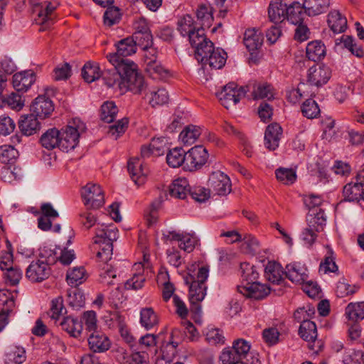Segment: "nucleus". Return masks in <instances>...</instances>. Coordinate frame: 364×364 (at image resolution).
<instances>
[{"mask_svg":"<svg viewBox=\"0 0 364 364\" xmlns=\"http://www.w3.org/2000/svg\"><path fill=\"white\" fill-rule=\"evenodd\" d=\"M100 117L107 123L112 122L118 112V108L114 102L107 101L102 104L100 109Z\"/></svg>","mask_w":364,"mask_h":364,"instance_id":"864d4df0","label":"nucleus"},{"mask_svg":"<svg viewBox=\"0 0 364 364\" xmlns=\"http://www.w3.org/2000/svg\"><path fill=\"white\" fill-rule=\"evenodd\" d=\"M18 156V151L13 146L3 145L0 146V161L3 164H12Z\"/></svg>","mask_w":364,"mask_h":364,"instance_id":"5fc2aeb1","label":"nucleus"},{"mask_svg":"<svg viewBox=\"0 0 364 364\" xmlns=\"http://www.w3.org/2000/svg\"><path fill=\"white\" fill-rule=\"evenodd\" d=\"M250 344L243 338H238L232 343L231 348L223 350L220 360L223 364L234 363L236 360H243L249 355Z\"/></svg>","mask_w":364,"mask_h":364,"instance_id":"423d86ee","label":"nucleus"},{"mask_svg":"<svg viewBox=\"0 0 364 364\" xmlns=\"http://www.w3.org/2000/svg\"><path fill=\"white\" fill-rule=\"evenodd\" d=\"M197 21L202 28H209L213 21L212 8L205 4L199 6L196 11Z\"/></svg>","mask_w":364,"mask_h":364,"instance_id":"de8ad7c7","label":"nucleus"},{"mask_svg":"<svg viewBox=\"0 0 364 364\" xmlns=\"http://www.w3.org/2000/svg\"><path fill=\"white\" fill-rule=\"evenodd\" d=\"M86 279V272L83 267H73L72 269L68 270L66 274L68 284L74 287H77L83 283Z\"/></svg>","mask_w":364,"mask_h":364,"instance_id":"37998d69","label":"nucleus"},{"mask_svg":"<svg viewBox=\"0 0 364 364\" xmlns=\"http://www.w3.org/2000/svg\"><path fill=\"white\" fill-rule=\"evenodd\" d=\"M181 342V331L178 328L172 330L167 341H164L161 347V358L157 359L156 364L169 363L177 354V347Z\"/></svg>","mask_w":364,"mask_h":364,"instance_id":"1a4fd4ad","label":"nucleus"},{"mask_svg":"<svg viewBox=\"0 0 364 364\" xmlns=\"http://www.w3.org/2000/svg\"><path fill=\"white\" fill-rule=\"evenodd\" d=\"M26 351L19 346H10L4 358L5 364H21L26 360Z\"/></svg>","mask_w":364,"mask_h":364,"instance_id":"c9c22d12","label":"nucleus"},{"mask_svg":"<svg viewBox=\"0 0 364 364\" xmlns=\"http://www.w3.org/2000/svg\"><path fill=\"white\" fill-rule=\"evenodd\" d=\"M201 134L200 127L190 124L181 132L179 137L184 145L193 144Z\"/></svg>","mask_w":364,"mask_h":364,"instance_id":"49530a36","label":"nucleus"},{"mask_svg":"<svg viewBox=\"0 0 364 364\" xmlns=\"http://www.w3.org/2000/svg\"><path fill=\"white\" fill-rule=\"evenodd\" d=\"M68 303L74 309H79L85 305V295L76 287L70 289L68 291Z\"/></svg>","mask_w":364,"mask_h":364,"instance_id":"603ef678","label":"nucleus"},{"mask_svg":"<svg viewBox=\"0 0 364 364\" xmlns=\"http://www.w3.org/2000/svg\"><path fill=\"white\" fill-rule=\"evenodd\" d=\"M117 51L107 55V58L112 65H117L118 68L122 64L134 63L133 61L127 59L136 51V46L131 37L122 39L116 43Z\"/></svg>","mask_w":364,"mask_h":364,"instance_id":"39448f33","label":"nucleus"},{"mask_svg":"<svg viewBox=\"0 0 364 364\" xmlns=\"http://www.w3.org/2000/svg\"><path fill=\"white\" fill-rule=\"evenodd\" d=\"M188 286V298L191 304V311L198 313L200 311V303L206 295L207 286H200L198 284H193Z\"/></svg>","mask_w":364,"mask_h":364,"instance_id":"b1692460","label":"nucleus"},{"mask_svg":"<svg viewBox=\"0 0 364 364\" xmlns=\"http://www.w3.org/2000/svg\"><path fill=\"white\" fill-rule=\"evenodd\" d=\"M264 272L267 279L272 284H280L284 281L282 267L274 261L268 262Z\"/></svg>","mask_w":364,"mask_h":364,"instance_id":"7c9ffc66","label":"nucleus"},{"mask_svg":"<svg viewBox=\"0 0 364 364\" xmlns=\"http://www.w3.org/2000/svg\"><path fill=\"white\" fill-rule=\"evenodd\" d=\"M61 329L67 332L70 336L78 338L83 330L82 322L72 316H64L59 322Z\"/></svg>","mask_w":364,"mask_h":364,"instance_id":"393cba45","label":"nucleus"},{"mask_svg":"<svg viewBox=\"0 0 364 364\" xmlns=\"http://www.w3.org/2000/svg\"><path fill=\"white\" fill-rule=\"evenodd\" d=\"M343 364H364V353L362 350L349 349L343 357Z\"/></svg>","mask_w":364,"mask_h":364,"instance_id":"680f3d73","label":"nucleus"},{"mask_svg":"<svg viewBox=\"0 0 364 364\" xmlns=\"http://www.w3.org/2000/svg\"><path fill=\"white\" fill-rule=\"evenodd\" d=\"M331 0H305L304 8L306 15L316 16L327 11Z\"/></svg>","mask_w":364,"mask_h":364,"instance_id":"2f4dec72","label":"nucleus"},{"mask_svg":"<svg viewBox=\"0 0 364 364\" xmlns=\"http://www.w3.org/2000/svg\"><path fill=\"white\" fill-rule=\"evenodd\" d=\"M67 313L63 305V299L59 296L52 300L50 309V317L55 321L59 320L60 316Z\"/></svg>","mask_w":364,"mask_h":364,"instance_id":"052dcab7","label":"nucleus"},{"mask_svg":"<svg viewBox=\"0 0 364 364\" xmlns=\"http://www.w3.org/2000/svg\"><path fill=\"white\" fill-rule=\"evenodd\" d=\"M144 94H145L144 97L149 99V102L152 107L164 105L168 100V92L164 88L146 91Z\"/></svg>","mask_w":364,"mask_h":364,"instance_id":"79ce46f5","label":"nucleus"},{"mask_svg":"<svg viewBox=\"0 0 364 364\" xmlns=\"http://www.w3.org/2000/svg\"><path fill=\"white\" fill-rule=\"evenodd\" d=\"M100 76V68L97 63L89 61L84 65L82 69V77L85 82H92Z\"/></svg>","mask_w":364,"mask_h":364,"instance_id":"a18cd8bd","label":"nucleus"},{"mask_svg":"<svg viewBox=\"0 0 364 364\" xmlns=\"http://www.w3.org/2000/svg\"><path fill=\"white\" fill-rule=\"evenodd\" d=\"M60 131L56 128H51L42 134L40 143L48 150H52L57 147L60 149Z\"/></svg>","mask_w":364,"mask_h":364,"instance_id":"c756f323","label":"nucleus"},{"mask_svg":"<svg viewBox=\"0 0 364 364\" xmlns=\"http://www.w3.org/2000/svg\"><path fill=\"white\" fill-rule=\"evenodd\" d=\"M263 36L258 30L247 29L244 34V44L249 51H255L259 49L263 43Z\"/></svg>","mask_w":364,"mask_h":364,"instance_id":"c85d7f7f","label":"nucleus"},{"mask_svg":"<svg viewBox=\"0 0 364 364\" xmlns=\"http://www.w3.org/2000/svg\"><path fill=\"white\" fill-rule=\"evenodd\" d=\"M81 196L87 208L98 209L105 203L104 193L99 185L87 183L82 188Z\"/></svg>","mask_w":364,"mask_h":364,"instance_id":"6e6552de","label":"nucleus"},{"mask_svg":"<svg viewBox=\"0 0 364 364\" xmlns=\"http://www.w3.org/2000/svg\"><path fill=\"white\" fill-rule=\"evenodd\" d=\"M324 211H312L306 215L307 227L302 232V240L309 245H312L317 237V232L321 231L326 225Z\"/></svg>","mask_w":364,"mask_h":364,"instance_id":"20e7f679","label":"nucleus"},{"mask_svg":"<svg viewBox=\"0 0 364 364\" xmlns=\"http://www.w3.org/2000/svg\"><path fill=\"white\" fill-rule=\"evenodd\" d=\"M140 316V323L147 330L153 328L159 322L156 314L151 307L142 309Z\"/></svg>","mask_w":364,"mask_h":364,"instance_id":"3c124183","label":"nucleus"},{"mask_svg":"<svg viewBox=\"0 0 364 364\" xmlns=\"http://www.w3.org/2000/svg\"><path fill=\"white\" fill-rule=\"evenodd\" d=\"M87 341L90 349L94 353L105 352L111 346L108 336L101 331L90 332Z\"/></svg>","mask_w":364,"mask_h":364,"instance_id":"f3484780","label":"nucleus"},{"mask_svg":"<svg viewBox=\"0 0 364 364\" xmlns=\"http://www.w3.org/2000/svg\"><path fill=\"white\" fill-rule=\"evenodd\" d=\"M18 127L23 135L28 136L38 133L41 128V124L38 117L34 114H30L21 117Z\"/></svg>","mask_w":364,"mask_h":364,"instance_id":"412c9836","label":"nucleus"},{"mask_svg":"<svg viewBox=\"0 0 364 364\" xmlns=\"http://www.w3.org/2000/svg\"><path fill=\"white\" fill-rule=\"evenodd\" d=\"M363 186L356 182L348 183L343 190L344 200L346 201H357L358 202L363 197Z\"/></svg>","mask_w":364,"mask_h":364,"instance_id":"58836bf2","label":"nucleus"},{"mask_svg":"<svg viewBox=\"0 0 364 364\" xmlns=\"http://www.w3.org/2000/svg\"><path fill=\"white\" fill-rule=\"evenodd\" d=\"M214 48L213 43L209 39L207 40L195 48L196 58L198 62L203 64L210 53L213 51Z\"/></svg>","mask_w":364,"mask_h":364,"instance_id":"4d7b16f0","label":"nucleus"},{"mask_svg":"<svg viewBox=\"0 0 364 364\" xmlns=\"http://www.w3.org/2000/svg\"><path fill=\"white\" fill-rule=\"evenodd\" d=\"M327 22L328 26L335 33H343L347 28V19L338 11L329 13Z\"/></svg>","mask_w":364,"mask_h":364,"instance_id":"473e14b6","label":"nucleus"},{"mask_svg":"<svg viewBox=\"0 0 364 364\" xmlns=\"http://www.w3.org/2000/svg\"><path fill=\"white\" fill-rule=\"evenodd\" d=\"M248 91L247 86L238 88L235 82H230L225 85L221 91L217 93V97L221 104L228 109L230 107L234 106L239 102Z\"/></svg>","mask_w":364,"mask_h":364,"instance_id":"0eeeda50","label":"nucleus"},{"mask_svg":"<svg viewBox=\"0 0 364 364\" xmlns=\"http://www.w3.org/2000/svg\"><path fill=\"white\" fill-rule=\"evenodd\" d=\"M210 192L218 196H226L231 191L230 178L220 171H213L208 181Z\"/></svg>","mask_w":364,"mask_h":364,"instance_id":"9d476101","label":"nucleus"},{"mask_svg":"<svg viewBox=\"0 0 364 364\" xmlns=\"http://www.w3.org/2000/svg\"><path fill=\"white\" fill-rule=\"evenodd\" d=\"M275 174L277 180L286 185L292 184L296 179V172L291 168H279Z\"/></svg>","mask_w":364,"mask_h":364,"instance_id":"0e129e2a","label":"nucleus"},{"mask_svg":"<svg viewBox=\"0 0 364 364\" xmlns=\"http://www.w3.org/2000/svg\"><path fill=\"white\" fill-rule=\"evenodd\" d=\"M127 169L132 181L136 185L140 186L145 182L147 170L143 166L140 159H130L128 161Z\"/></svg>","mask_w":364,"mask_h":364,"instance_id":"4be33fe9","label":"nucleus"},{"mask_svg":"<svg viewBox=\"0 0 364 364\" xmlns=\"http://www.w3.org/2000/svg\"><path fill=\"white\" fill-rule=\"evenodd\" d=\"M287 5L281 0H274L270 2L268 8V15L270 21L274 23H282L287 18Z\"/></svg>","mask_w":364,"mask_h":364,"instance_id":"a878e982","label":"nucleus"},{"mask_svg":"<svg viewBox=\"0 0 364 364\" xmlns=\"http://www.w3.org/2000/svg\"><path fill=\"white\" fill-rule=\"evenodd\" d=\"M242 244L241 246L242 250L251 255H255L259 252V243L258 240L251 235H246L242 239Z\"/></svg>","mask_w":364,"mask_h":364,"instance_id":"6e6d98bb","label":"nucleus"},{"mask_svg":"<svg viewBox=\"0 0 364 364\" xmlns=\"http://www.w3.org/2000/svg\"><path fill=\"white\" fill-rule=\"evenodd\" d=\"M36 74L33 71L25 70L13 75V87L18 92H26L36 81Z\"/></svg>","mask_w":364,"mask_h":364,"instance_id":"a211bd4d","label":"nucleus"},{"mask_svg":"<svg viewBox=\"0 0 364 364\" xmlns=\"http://www.w3.org/2000/svg\"><path fill=\"white\" fill-rule=\"evenodd\" d=\"M119 70L123 74L122 92L129 90L135 95H141L146 91L147 85L136 64L124 63L119 66Z\"/></svg>","mask_w":364,"mask_h":364,"instance_id":"f03ea898","label":"nucleus"},{"mask_svg":"<svg viewBox=\"0 0 364 364\" xmlns=\"http://www.w3.org/2000/svg\"><path fill=\"white\" fill-rule=\"evenodd\" d=\"M131 38L134 40L136 46H139L142 49L148 48L153 44V37L151 31L146 33L134 32Z\"/></svg>","mask_w":364,"mask_h":364,"instance_id":"bf43d9fd","label":"nucleus"},{"mask_svg":"<svg viewBox=\"0 0 364 364\" xmlns=\"http://www.w3.org/2000/svg\"><path fill=\"white\" fill-rule=\"evenodd\" d=\"M118 238V230L114 226L104 227L96 230L94 243L102 245L97 253V257L106 265L100 274V282L107 286L114 285L112 279H115L116 272L107 262L111 259L113 250V242Z\"/></svg>","mask_w":364,"mask_h":364,"instance_id":"f257e3e1","label":"nucleus"},{"mask_svg":"<svg viewBox=\"0 0 364 364\" xmlns=\"http://www.w3.org/2000/svg\"><path fill=\"white\" fill-rule=\"evenodd\" d=\"M208 153L203 146H195L187 151L186 168L193 171L201 168L207 162Z\"/></svg>","mask_w":364,"mask_h":364,"instance_id":"9b49d317","label":"nucleus"},{"mask_svg":"<svg viewBox=\"0 0 364 364\" xmlns=\"http://www.w3.org/2000/svg\"><path fill=\"white\" fill-rule=\"evenodd\" d=\"M30 1L38 12V18L36 19V21L43 26L40 30H44L46 28L52 25L54 19L53 14L56 6L53 5L50 2L45 1L44 3H39L36 0Z\"/></svg>","mask_w":364,"mask_h":364,"instance_id":"4468645a","label":"nucleus"},{"mask_svg":"<svg viewBox=\"0 0 364 364\" xmlns=\"http://www.w3.org/2000/svg\"><path fill=\"white\" fill-rule=\"evenodd\" d=\"M31 111L41 119L49 117L54 110L52 100L45 95L37 97L31 105Z\"/></svg>","mask_w":364,"mask_h":364,"instance_id":"dca6fc26","label":"nucleus"},{"mask_svg":"<svg viewBox=\"0 0 364 364\" xmlns=\"http://www.w3.org/2000/svg\"><path fill=\"white\" fill-rule=\"evenodd\" d=\"M299 334L304 341L314 342L317 338V328L316 323L309 320H304L301 323Z\"/></svg>","mask_w":364,"mask_h":364,"instance_id":"a19ab883","label":"nucleus"},{"mask_svg":"<svg viewBox=\"0 0 364 364\" xmlns=\"http://www.w3.org/2000/svg\"><path fill=\"white\" fill-rule=\"evenodd\" d=\"M286 277L292 282L301 284L307 281L306 267L300 262H293L286 266Z\"/></svg>","mask_w":364,"mask_h":364,"instance_id":"aec40b11","label":"nucleus"},{"mask_svg":"<svg viewBox=\"0 0 364 364\" xmlns=\"http://www.w3.org/2000/svg\"><path fill=\"white\" fill-rule=\"evenodd\" d=\"M128 123L129 120L127 118H122L118 120L114 124L109 127L108 135L115 140L117 139L127 130Z\"/></svg>","mask_w":364,"mask_h":364,"instance_id":"338daca9","label":"nucleus"},{"mask_svg":"<svg viewBox=\"0 0 364 364\" xmlns=\"http://www.w3.org/2000/svg\"><path fill=\"white\" fill-rule=\"evenodd\" d=\"M331 76V69L324 65H314L307 73V82L311 86L322 87L326 84Z\"/></svg>","mask_w":364,"mask_h":364,"instance_id":"f8f14e48","label":"nucleus"},{"mask_svg":"<svg viewBox=\"0 0 364 364\" xmlns=\"http://www.w3.org/2000/svg\"><path fill=\"white\" fill-rule=\"evenodd\" d=\"M274 95L273 87L271 85L264 83L259 84L253 91V97L255 100L267 99L268 100L273 99Z\"/></svg>","mask_w":364,"mask_h":364,"instance_id":"e2e57ef3","label":"nucleus"},{"mask_svg":"<svg viewBox=\"0 0 364 364\" xmlns=\"http://www.w3.org/2000/svg\"><path fill=\"white\" fill-rule=\"evenodd\" d=\"M208 273L209 269L208 267H200L197 272L192 271L184 276V282L187 285L198 284L200 286H207L205 282L208 277Z\"/></svg>","mask_w":364,"mask_h":364,"instance_id":"72a5a7b5","label":"nucleus"},{"mask_svg":"<svg viewBox=\"0 0 364 364\" xmlns=\"http://www.w3.org/2000/svg\"><path fill=\"white\" fill-rule=\"evenodd\" d=\"M186 156L187 152H186L182 148L176 147L172 149L169 150L167 154V164L173 168H178L183 164H185V166H186Z\"/></svg>","mask_w":364,"mask_h":364,"instance_id":"ea45409f","label":"nucleus"},{"mask_svg":"<svg viewBox=\"0 0 364 364\" xmlns=\"http://www.w3.org/2000/svg\"><path fill=\"white\" fill-rule=\"evenodd\" d=\"M50 268L41 259L31 262L26 271V278L33 283L41 282L48 279L50 274Z\"/></svg>","mask_w":364,"mask_h":364,"instance_id":"ddd939ff","label":"nucleus"},{"mask_svg":"<svg viewBox=\"0 0 364 364\" xmlns=\"http://www.w3.org/2000/svg\"><path fill=\"white\" fill-rule=\"evenodd\" d=\"M190 186L186 178H178L174 180L169 186V194L171 196L185 199L189 194Z\"/></svg>","mask_w":364,"mask_h":364,"instance_id":"bb28decb","label":"nucleus"},{"mask_svg":"<svg viewBox=\"0 0 364 364\" xmlns=\"http://www.w3.org/2000/svg\"><path fill=\"white\" fill-rule=\"evenodd\" d=\"M306 14L304 3L301 5L297 1H294L287 7V19L292 24L297 25L303 22L304 17Z\"/></svg>","mask_w":364,"mask_h":364,"instance_id":"f704fd0d","label":"nucleus"},{"mask_svg":"<svg viewBox=\"0 0 364 364\" xmlns=\"http://www.w3.org/2000/svg\"><path fill=\"white\" fill-rule=\"evenodd\" d=\"M136 267L139 269V272L138 273H134L132 278L128 279L125 284L124 287L126 289H132V290H138L141 289L144 287V282L146 281V277L143 273L141 272V270H143V265L139 264H136L134 265Z\"/></svg>","mask_w":364,"mask_h":364,"instance_id":"8fccbe9b","label":"nucleus"},{"mask_svg":"<svg viewBox=\"0 0 364 364\" xmlns=\"http://www.w3.org/2000/svg\"><path fill=\"white\" fill-rule=\"evenodd\" d=\"M113 68L106 69L101 72V77L104 84L109 88L117 89L122 92V71L117 65H112Z\"/></svg>","mask_w":364,"mask_h":364,"instance_id":"6ab92c4d","label":"nucleus"},{"mask_svg":"<svg viewBox=\"0 0 364 364\" xmlns=\"http://www.w3.org/2000/svg\"><path fill=\"white\" fill-rule=\"evenodd\" d=\"M104 23L107 26H112L119 22L121 13L119 8L109 6L107 9L103 16Z\"/></svg>","mask_w":364,"mask_h":364,"instance_id":"69168bd1","label":"nucleus"},{"mask_svg":"<svg viewBox=\"0 0 364 364\" xmlns=\"http://www.w3.org/2000/svg\"><path fill=\"white\" fill-rule=\"evenodd\" d=\"M0 305V332L9 322V316L14 314L15 301L13 297L3 296Z\"/></svg>","mask_w":364,"mask_h":364,"instance_id":"cd10ccee","label":"nucleus"},{"mask_svg":"<svg viewBox=\"0 0 364 364\" xmlns=\"http://www.w3.org/2000/svg\"><path fill=\"white\" fill-rule=\"evenodd\" d=\"M227 53L224 50L214 48L203 65L208 64L212 68L220 69L225 65Z\"/></svg>","mask_w":364,"mask_h":364,"instance_id":"4c0bfd02","label":"nucleus"},{"mask_svg":"<svg viewBox=\"0 0 364 364\" xmlns=\"http://www.w3.org/2000/svg\"><path fill=\"white\" fill-rule=\"evenodd\" d=\"M282 134V129L277 123L267 126L264 133V144L270 151L275 150L278 146Z\"/></svg>","mask_w":364,"mask_h":364,"instance_id":"5701e85b","label":"nucleus"},{"mask_svg":"<svg viewBox=\"0 0 364 364\" xmlns=\"http://www.w3.org/2000/svg\"><path fill=\"white\" fill-rule=\"evenodd\" d=\"M239 291L247 297L261 300L269 295L272 289L267 284L258 282H247L238 287Z\"/></svg>","mask_w":364,"mask_h":364,"instance_id":"2eb2a0df","label":"nucleus"},{"mask_svg":"<svg viewBox=\"0 0 364 364\" xmlns=\"http://www.w3.org/2000/svg\"><path fill=\"white\" fill-rule=\"evenodd\" d=\"M85 128L84 124L78 118L73 119L60 131V149L65 152L73 150L79 142L80 132Z\"/></svg>","mask_w":364,"mask_h":364,"instance_id":"7ed1b4c3","label":"nucleus"},{"mask_svg":"<svg viewBox=\"0 0 364 364\" xmlns=\"http://www.w3.org/2000/svg\"><path fill=\"white\" fill-rule=\"evenodd\" d=\"M301 112L306 117L313 119L320 113L317 103L312 99L306 100L302 105Z\"/></svg>","mask_w":364,"mask_h":364,"instance_id":"774afa93","label":"nucleus"},{"mask_svg":"<svg viewBox=\"0 0 364 364\" xmlns=\"http://www.w3.org/2000/svg\"><path fill=\"white\" fill-rule=\"evenodd\" d=\"M346 315L349 320L354 322L364 319V302L348 304L346 308Z\"/></svg>","mask_w":364,"mask_h":364,"instance_id":"09e8293b","label":"nucleus"},{"mask_svg":"<svg viewBox=\"0 0 364 364\" xmlns=\"http://www.w3.org/2000/svg\"><path fill=\"white\" fill-rule=\"evenodd\" d=\"M156 336L154 334L147 333L144 336H141L137 342L138 352L141 353L153 354L156 352Z\"/></svg>","mask_w":364,"mask_h":364,"instance_id":"c03bdc74","label":"nucleus"},{"mask_svg":"<svg viewBox=\"0 0 364 364\" xmlns=\"http://www.w3.org/2000/svg\"><path fill=\"white\" fill-rule=\"evenodd\" d=\"M325 46L321 41H314L308 43L306 55L309 60L314 62L318 61L325 56Z\"/></svg>","mask_w":364,"mask_h":364,"instance_id":"e433bc0d","label":"nucleus"},{"mask_svg":"<svg viewBox=\"0 0 364 364\" xmlns=\"http://www.w3.org/2000/svg\"><path fill=\"white\" fill-rule=\"evenodd\" d=\"M240 270L242 277L246 283L257 282L259 277V273L254 265H251L247 262L241 263Z\"/></svg>","mask_w":364,"mask_h":364,"instance_id":"13d9d810","label":"nucleus"}]
</instances>
